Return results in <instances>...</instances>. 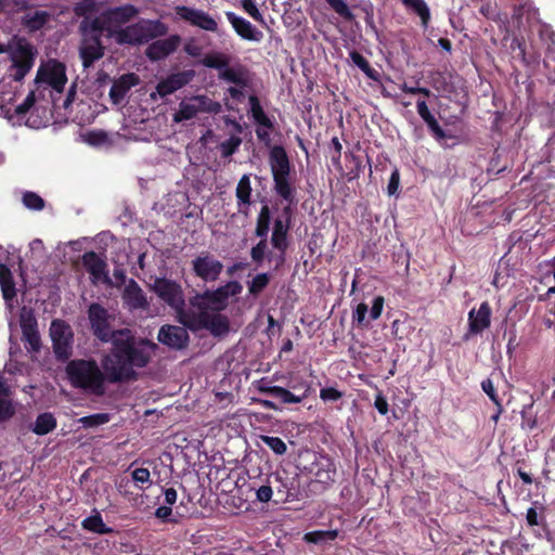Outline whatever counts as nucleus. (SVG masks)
I'll list each match as a JSON object with an SVG mask.
<instances>
[{
  "mask_svg": "<svg viewBox=\"0 0 555 555\" xmlns=\"http://www.w3.org/2000/svg\"><path fill=\"white\" fill-rule=\"evenodd\" d=\"M195 76V72L192 69L171 74L166 79L159 81L156 86L155 92L151 93V98L153 100L156 99V94L160 98H165L169 94H172L177 90L186 86Z\"/></svg>",
  "mask_w": 555,
  "mask_h": 555,
  "instance_id": "15",
  "label": "nucleus"
},
{
  "mask_svg": "<svg viewBox=\"0 0 555 555\" xmlns=\"http://www.w3.org/2000/svg\"><path fill=\"white\" fill-rule=\"evenodd\" d=\"M236 198L238 202V206L242 207H248L250 204V195H251V185H250V179L249 176L244 175L236 186ZM240 211H242V208H240Z\"/></svg>",
  "mask_w": 555,
  "mask_h": 555,
  "instance_id": "27",
  "label": "nucleus"
},
{
  "mask_svg": "<svg viewBox=\"0 0 555 555\" xmlns=\"http://www.w3.org/2000/svg\"><path fill=\"white\" fill-rule=\"evenodd\" d=\"M122 299L131 309L144 308L146 306V299L143 295V292L138 283L133 280H130L126 285Z\"/></svg>",
  "mask_w": 555,
  "mask_h": 555,
  "instance_id": "23",
  "label": "nucleus"
},
{
  "mask_svg": "<svg viewBox=\"0 0 555 555\" xmlns=\"http://www.w3.org/2000/svg\"><path fill=\"white\" fill-rule=\"evenodd\" d=\"M82 264L91 275V282L93 284L105 283L112 285L113 282L107 274V266L104 259H102L94 251L86 253L82 256Z\"/></svg>",
  "mask_w": 555,
  "mask_h": 555,
  "instance_id": "16",
  "label": "nucleus"
},
{
  "mask_svg": "<svg viewBox=\"0 0 555 555\" xmlns=\"http://www.w3.org/2000/svg\"><path fill=\"white\" fill-rule=\"evenodd\" d=\"M111 341L113 350L102 359V367L112 383L132 378L133 367L145 366L156 347L145 340L135 341L129 330L116 331Z\"/></svg>",
  "mask_w": 555,
  "mask_h": 555,
  "instance_id": "2",
  "label": "nucleus"
},
{
  "mask_svg": "<svg viewBox=\"0 0 555 555\" xmlns=\"http://www.w3.org/2000/svg\"><path fill=\"white\" fill-rule=\"evenodd\" d=\"M491 307L483 301L478 310L472 309L468 313V335H477L487 330L491 324Z\"/></svg>",
  "mask_w": 555,
  "mask_h": 555,
  "instance_id": "18",
  "label": "nucleus"
},
{
  "mask_svg": "<svg viewBox=\"0 0 555 555\" xmlns=\"http://www.w3.org/2000/svg\"><path fill=\"white\" fill-rule=\"evenodd\" d=\"M50 337L55 357L67 360L73 353L74 333L69 324L56 319L51 322Z\"/></svg>",
  "mask_w": 555,
  "mask_h": 555,
  "instance_id": "9",
  "label": "nucleus"
},
{
  "mask_svg": "<svg viewBox=\"0 0 555 555\" xmlns=\"http://www.w3.org/2000/svg\"><path fill=\"white\" fill-rule=\"evenodd\" d=\"M98 4V0H82L74 9L76 15L83 17L79 24L80 43L78 51L85 69L101 60L105 53V47L101 40L103 31L96 26V22H91V15L99 12Z\"/></svg>",
  "mask_w": 555,
  "mask_h": 555,
  "instance_id": "3",
  "label": "nucleus"
},
{
  "mask_svg": "<svg viewBox=\"0 0 555 555\" xmlns=\"http://www.w3.org/2000/svg\"><path fill=\"white\" fill-rule=\"evenodd\" d=\"M175 11L180 20L190 23L192 26L198 27L205 31H218L217 20L203 10L181 5L176 7Z\"/></svg>",
  "mask_w": 555,
  "mask_h": 555,
  "instance_id": "11",
  "label": "nucleus"
},
{
  "mask_svg": "<svg viewBox=\"0 0 555 555\" xmlns=\"http://www.w3.org/2000/svg\"><path fill=\"white\" fill-rule=\"evenodd\" d=\"M383 307H384V297H382V296L375 297L372 308H371V311H370V317L372 320H377L380 317Z\"/></svg>",
  "mask_w": 555,
  "mask_h": 555,
  "instance_id": "54",
  "label": "nucleus"
},
{
  "mask_svg": "<svg viewBox=\"0 0 555 555\" xmlns=\"http://www.w3.org/2000/svg\"><path fill=\"white\" fill-rule=\"evenodd\" d=\"M171 513H172V509H171L170 505L159 506L155 512V516L160 519H166L167 517H169L171 515Z\"/></svg>",
  "mask_w": 555,
  "mask_h": 555,
  "instance_id": "64",
  "label": "nucleus"
},
{
  "mask_svg": "<svg viewBox=\"0 0 555 555\" xmlns=\"http://www.w3.org/2000/svg\"><path fill=\"white\" fill-rule=\"evenodd\" d=\"M23 334V337H24V340L26 341L27 344V348L33 350V351H38L40 349V345H41V341H40V335L38 333V330H33V331H27V332H24L22 333Z\"/></svg>",
  "mask_w": 555,
  "mask_h": 555,
  "instance_id": "47",
  "label": "nucleus"
},
{
  "mask_svg": "<svg viewBox=\"0 0 555 555\" xmlns=\"http://www.w3.org/2000/svg\"><path fill=\"white\" fill-rule=\"evenodd\" d=\"M23 204L33 210H41L44 207V201L37 193L29 191L24 193Z\"/></svg>",
  "mask_w": 555,
  "mask_h": 555,
  "instance_id": "41",
  "label": "nucleus"
},
{
  "mask_svg": "<svg viewBox=\"0 0 555 555\" xmlns=\"http://www.w3.org/2000/svg\"><path fill=\"white\" fill-rule=\"evenodd\" d=\"M318 470L315 472V480L321 483H330L334 481L335 467L334 464L325 457H321L315 463Z\"/></svg>",
  "mask_w": 555,
  "mask_h": 555,
  "instance_id": "26",
  "label": "nucleus"
},
{
  "mask_svg": "<svg viewBox=\"0 0 555 555\" xmlns=\"http://www.w3.org/2000/svg\"><path fill=\"white\" fill-rule=\"evenodd\" d=\"M350 57L352 60V62L359 67L361 68L369 77L373 78V70L369 64V62L365 60V57L363 55H361L360 53L358 52H352L350 54Z\"/></svg>",
  "mask_w": 555,
  "mask_h": 555,
  "instance_id": "49",
  "label": "nucleus"
},
{
  "mask_svg": "<svg viewBox=\"0 0 555 555\" xmlns=\"http://www.w3.org/2000/svg\"><path fill=\"white\" fill-rule=\"evenodd\" d=\"M22 333L37 328V320L30 309L23 307L20 313Z\"/></svg>",
  "mask_w": 555,
  "mask_h": 555,
  "instance_id": "38",
  "label": "nucleus"
},
{
  "mask_svg": "<svg viewBox=\"0 0 555 555\" xmlns=\"http://www.w3.org/2000/svg\"><path fill=\"white\" fill-rule=\"evenodd\" d=\"M374 405L375 408L377 409V411L382 414V415H385L388 413V403H387V400L382 396V395H378L375 399V402H374Z\"/></svg>",
  "mask_w": 555,
  "mask_h": 555,
  "instance_id": "60",
  "label": "nucleus"
},
{
  "mask_svg": "<svg viewBox=\"0 0 555 555\" xmlns=\"http://www.w3.org/2000/svg\"><path fill=\"white\" fill-rule=\"evenodd\" d=\"M181 43V37L178 35L169 36L168 38L156 40L151 43L145 54L151 61H159L171 53H173Z\"/></svg>",
  "mask_w": 555,
  "mask_h": 555,
  "instance_id": "17",
  "label": "nucleus"
},
{
  "mask_svg": "<svg viewBox=\"0 0 555 555\" xmlns=\"http://www.w3.org/2000/svg\"><path fill=\"white\" fill-rule=\"evenodd\" d=\"M221 104L206 94H197L183 99L173 114V121L181 122L191 120L201 114H219Z\"/></svg>",
  "mask_w": 555,
  "mask_h": 555,
  "instance_id": "7",
  "label": "nucleus"
},
{
  "mask_svg": "<svg viewBox=\"0 0 555 555\" xmlns=\"http://www.w3.org/2000/svg\"><path fill=\"white\" fill-rule=\"evenodd\" d=\"M194 273L206 282L216 281L222 272L223 264L208 254H202L192 261Z\"/></svg>",
  "mask_w": 555,
  "mask_h": 555,
  "instance_id": "14",
  "label": "nucleus"
},
{
  "mask_svg": "<svg viewBox=\"0 0 555 555\" xmlns=\"http://www.w3.org/2000/svg\"><path fill=\"white\" fill-rule=\"evenodd\" d=\"M5 53L11 61L10 77L23 80L34 66L37 49L26 38L13 36L5 44Z\"/></svg>",
  "mask_w": 555,
  "mask_h": 555,
  "instance_id": "5",
  "label": "nucleus"
},
{
  "mask_svg": "<svg viewBox=\"0 0 555 555\" xmlns=\"http://www.w3.org/2000/svg\"><path fill=\"white\" fill-rule=\"evenodd\" d=\"M270 166L273 178L288 177L289 162L283 147H272L270 152Z\"/></svg>",
  "mask_w": 555,
  "mask_h": 555,
  "instance_id": "22",
  "label": "nucleus"
},
{
  "mask_svg": "<svg viewBox=\"0 0 555 555\" xmlns=\"http://www.w3.org/2000/svg\"><path fill=\"white\" fill-rule=\"evenodd\" d=\"M56 427V420L51 413L40 414L33 426V431L39 436H43L52 431Z\"/></svg>",
  "mask_w": 555,
  "mask_h": 555,
  "instance_id": "28",
  "label": "nucleus"
},
{
  "mask_svg": "<svg viewBox=\"0 0 555 555\" xmlns=\"http://www.w3.org/2000/svg\"><path fill=\"white\" fill-rule=\"evenodd\" d=\"M403 5L414 11L422 20V24L424 26H427L429 18H430V12L429 8L426 4L424 0H401Z\"/></svg>",
  "mask_w": 555,
  "mask_h": 555,
  "instance_id": "31",
  "label": "nucleus"
},
{
  "mask_svg": "<svg viewBox=\"0 0 555 555\" xmlns=\"http://www.w3.org/2000/svg\"><path fill=\"white\" fill-rule=\"evenodd\" d=\"M14 414L10 396H0V421H5Z\"/></svg>",
  "mask_w": 555,
  "mask_h": 555,
  "instance_id": "48",
  "label": "nucleus"
},
{
  "mask_svg": "<svg viewBox=\"0 0 555 555\" xmlns=\"http://www.w3.org/2000/svg\"><path fill=\"white\" fill-rule=\"evenodd\" d=\"M168 27L160 21L141 20L119 29L114 39L119 44H141L166 35Z\"/></svg>",
  "mask_w": 555,
  "mask_h": 555,
  "instance_id": "6",
  "label": "nucleus"
},
{
  "mask_svg": "<svg viewBox=\"0 0 555 555\" xmlns=\"http://www.w3.org/2000/svg\"><path fill=\"white\" fill-rule=\"evenodd\" d=\"M272 488L270 486H261L257 492L256 498L261 503H267L272 499Z\"/></svg>",
  "mask_w": 555,
  "mask_h": 555,
  "instance_id": "56",
  "label": "nucleus"
},
{
  "mask_svg": "<svg viewBox=\"0 0 555 555\" xmlns=\"http://www.w3.org/2000/svg\"><path fill=\"white\" fill-rule=\"evenodd\" d=\"M202 62L206 67L218 69L221 73L229 66L230 60L225 54L215 52L207 54Z\"/></svg>",
  "mask_w": 555,
  "mask_h": 555,
  "instance_id": "33",
  "label": "nucleus"
},
{
  "mask_svg": "<svg viewBox=\"0 0 555 555\" xmlns=\"http://www.w3.org/2000/svg\"><path fill=\"white\" fill-rule=\"evenodd\" d=\"M66 374L74 387L95 396L104 393L107 378L94 360H72L66 365Z\"/></svg>",
  "mask_w": 555,
  "mask_h": 555,
  "instance_id": "4",
  "label": "nucleus"
},
{
  "mask_svg": "<svg viewBox=\"0 0 555 555\" xmlns=\"http://www.w3.org/2000/svg\"><path fill=\"white\" fill-rule=\"evenodd\" d=\"M0 286L5 301H10L16 296L12 272L3 263H0Z\"/></svg>",
  "mask_w": 555,
  "mask_h": 555,
  "instance_id": "25",
  "label": "nucleus"
},
{
  "mask_svg": "<svg viewBox=\"0 0 555 555\" xmlns=\"http://www.w3.org/2000/svg\"><path fill=\"white\" fill-rule=\"evenodd\" d=\"M367 313V306L363 302L359 304L353 312V320L362 324Z\"/></svg>",
  "mask_w": 555,
  "mask_h": 555,
  "instance_id": "58",
  "label": "nucleus"
},
{
  "mask_svg": "<svg viewBox=\"0 0 555 555\" xmlns=\"http://www.w3.org/2000/svg\"><path fill=\"white\" fill-rule=\"evenodd\" d=\"M108 421H109V416L104 413L85 416L79 420V422L85 427H94V426L103 425V424H106Z\"/></svg>",
  "mask_w": 555,
  "mask_h": 555,
  "instance_id": "45",
  "label": "nucleus"
},
{
  "mask_svg": "<svg viewBox=\"0 0 555 555\" xmlns=\"http://www.w3.org/2000/svg\"><path fill=\"white\" fill-rule=\"evenodd\" d=\"M343 397V393L333 387L322 388L320 398L324 401H337Z\"/></svg>",
  "mask_w": 555,
  "mask_h": 555,
  "instance_id": "52",
  "label": "nucleus"
},
{
  "mask_svg": "<svg viewBox=\"0 0 555 555\" xmlns=\"http://www.w3.org/2000/svg\"><path fill=\"white\" fill-rule=\"evenodd\" d=\"M308 390H309V387L306 388V390L304 391L302 395L297 396V395L292 393L289 390L278 386V388L274 389L273 396L279 398L284 403H299L305 398L308 397Z\"/></svg>",
  "mask_w": 555,
  "mask_h": 555,
  "instance_id": "37",
  "label": "nucleus"
},
{
  "mask_svg": "<svg viewBox=\"0 0 555 555\" xmlns=\"http://www.w3.org/2000/svg\"><path fill=\"white\" fill-rule=\"evenodd\" d=\"M399 182H400L399 172H398V170H395L390 176L388 186H387V192L389 195L396 194V192L398 191V188H399Z\"/></svg>",
  "mask_w": 555,
  "mask_h": 555,
  "instance_id": "57",
  "label": "nucleus"
},
{
  "mask_svg": "<svg viewBox=\"0 0 555 555\" xmlns=\"http://www.w3.org/2000/svg\"><path fill=\"white\" fill-rule=\"evenodd\" d=\"M184 51L191 56H198L201 54V48L194 41L188 42L184 46Z\"/></svg>",
  "mask_w": 555,
  "mask_h": 555,
  "instance_id": "62",
  "label": "nucleus"
},
{
  "mask_svg": "<svg viewBox=\"0 0 555 555\" xmlns=\"http://www.w3.org/2000/svg\"><path fill=\"white\" fill-rule=\"evenodd\" d=\"M417 113L420 114V116L423 118L424 121L434 117L430 114L428 106L424 100L417 101Z\"/></svg>",
  "mask_w": 555,
  "mask_h": 555,
  "instance_id": "59",
  "label": "nucleus"
},
{
  "mask_svg": "<svg viewBox=\"0 0 555 555\" xmlns=\"http://www.w3.org/2000/svg\"><path fill=\"white\" fill-rule=\"evenodd\" d=\"M256 388L258 389V391H260L262 393H269V395L273 396L274 389H276L278 386H271L268 383H266L263 379H261L256 383Z\"/></svg>",
  "mask_w": 555,
  "mask_h": 555,
  "instance_id": "61",
  "label": "nucleus"
},
{
  "mask_svg": "<svg viewBox=\"0 0 555 555\" xmlns=\"http://www.w3.org/2000/svg\"><path fill=\"white\" fill-rule=\"evenodd\" d=\"M151 288L175 310L177 320L182 325L194 332L206 330L214 336H223L229 332V319L221 311L227 308L229 296L242 292L238 282H229L215 291L192 296L189 299V307L185 308L183 289L176 281L157 278Z\"/></svg>",
  "mask_w": 555,
  "mask_h": 555,
  "instance_id": "1",
  "label": "nucleus"
},
{
  "mask_svg": "<svg viewBox=\"0 0 555 555\" xmlns=\"http://www.w3.org/2000/svg\"><path fill=\"white\" fill-rule=\"evenodd\" d=\"M482 390L489 396V398L501 409L500 400L495 393L494 386L491 379H485L481 383Z\"/></svg>",
  "mask_w": 555,
  "mask_h": 555,
  "instance_id": "53",
  "label": "nucleus"
},
{
  "mask_svg": "<svg viewBox=\"0 0 555 555\" xmlns=\"http://www.w3.org/2000/svg\"><path fill=\"white\" fill-rule=\"evenodd\" d=\"M250 113L255 121L262 127L272 128V122L263 112L259 100L255 95L249 96Z\"/></svg>",
  "mask_w": 555,
  "mask_h": 555,
  "instance_id": "30",
  "label": "nucleus"
},
{
  "mask_svg": "<svg viewBox=\"0 0 555 555\" xmlns=\"http://www.w3.org/2000/svg\"><path fill=\"white\" fill-rule=\"evenodd\" d=\"M337 530H320L312 531L305 534L304 540L308 543L325 544L334 541L337 538Z\"/></svg>",
  "mask_w": 555,
  "mask_h": 555,
  "instance_id": "32",
  "label": "nucleus"
},
{
  "mask_svg": "<svg viewBox=\"0 0 555 555\" xmlns=\"http://www.w3.org/2000/svg\"><path fill=\"white\" fill-rule=\"evenodd\" d=\"M241 5L243 10L255 21L264 23L263 16L258 10L255 0H241Z\"/></svg>",
  "mask_w": 555,
  "mask_h": 555,
  "instance_id": "44",
  "label": "nucleus"
},
{
  "mask_svg": "<svg viewBox=\"0 0 555 555\" xmlns=\"http://www.w3.org/2000/svg\"><path fill=\"white\" fill-rule=\"evenodd\" d=\"M132 479L137 483H151V474L147 468H135L132 472Z\"/></svg>",
  "mask_w": 555,
  "mask_h": 555,
  "instance_id": "51",
  "label": "nucleus"
},
{
  "mask_svg": "<svg viewBox=\"0 0 555 555\" xmlns=\"http://www.w3.org/2000/svg\"><path fill=\"white\" fill-rule=\"evenodd\" d=\"M35 92L31 91L27 94L26 99L24 100V102L20 105L16 106L15 108V113L17 115H24L26 114L35 104Z\"/></svg>",
  "mask_w": 555,
  "mask_h": 555,
  "instance_id": "50",
  "label": "nucleus"
},
{
  "mask_svg": "<svg viewBox=\"0 0 555 555\" xmlns=\"http://www.w3.org/2000/svg\"><path fill=\"white\" fill-rule=\"evenodd\" d=\"M242 143L238 135H231L228 140L220 143L219 149L223 157H229L234 154Z\"/></svg>",
  "mask_w": 555,
  "mask_h": 555,
  "instance_id": "40",
  "label": "nucleus"
},
{
  "mask_svg": "<svg viewBox=\"0 0 555 555\" xmlns=\"http://www.w3.org/2000/svg\"><path fill=\"white\" fill-rule=\"evenodd\" d=\"M139 77L133 73L125 74L120 76L118 79H116L109 90V98L113 101V103H120L124 100L127 92L132 87L139 85Z\"/></svg>",
  "mask_w": 555,
  "mask_h": 555,
  "instance_id": "21",
  "label": "nucleus"
},
{
  "mask_svg": "<svg viewBox=\"0 0 555 555\" xmlns=\"http://www.w3.org/2000/svg\"><path fill=\"white\" fill-rule=\"evenodd\" d=\"M261 440L276 454L282 455L286 452L285 442L279 437L261 436Z\"/></svg>",
  "mask_w": 555,
  "mask_h": 555,
  "instance_id": "42",
  "label": "nucleus"
},
{
  "mask_svg": "<svg viewBox=\"0 0 555 555\" xmlns=\"http://www.w3.org/2000/svg\"><path fill=\"white\" fill-rule=\"evenodd\" d=\"M275 191L276 193L282 196L286 201H292L293 198V188L291 183L288 182V177H279L273 178Z\"/></svg>",
  "mask_w": 555,
  "mask_h": 555,
  "instance_id": "39",
  "label": "nucleus"
},
{
  "mask_svg": "<svg viewBox=\"0 0 555 555\" xmlns=\"http://www.w3.org/2000/svg\"><path fill=\"white\" fill-rule=\"evenodd\" d=\"M46 11H29L23 17V24L31 30L41 28L49 20Z\"/></svg>",
  "mask_w": 555,
  "mask_h": 555,
  "instance_id": "29",
  "label": "nucleus"
},
{
  "mask_svg": "<svg viewBox=\"0 0 555 555\" xmlns=\"http://www.w3.org/2000/svg\"><path fill=\"white\" fill-rule=\"evenodd\" d=\"M270 225V209L263 206L258 215L255 234L260 240L267 238Z\"/></svg>",
  "mask_w": 555,
  "mask_h": 555,
  "instance_id": "34",
  "label": "nucleus"
},
{
  "mask_svg": "<svg viewBox=\"0 0 555 555\" xmlns=\"http://www.w3.org/2000/svg\"><path fill=\"white\" fill-rule=\"evenodd\" d=\"M88 318L95 337L103 343H108L114 339L116 331L111 330L113 315L109 314L106 309L99 304H92L88 310Z\"/></svg>",
  "mask_w": 555,
  "mask_h": 555,
  "instance_id": "10",
  "label": "nucleus"
},
{
  "mask_svg": "<svg viewBox=\"0 0 555 555\" xmlns=\"http://www.w3.org/2000/svg\"><path fill=\"white\" fill-rule=\"evenodd\" d=\"M139 13L138 9L132 4H126L114 9L106 10L100 15H91V22H96L101 31H107L109 37L114 38V34L122 24L128 23Z\"/></svg>",
  "mask_w": 555,
  "mask_h": 555,
  "instance_id": "8",
  "label": "nucleus"
},
{
  "mask_svg": "<svg viewBox=\"0 0 555 555\" xmlns=\"http://www.w3.org/2000/svg\"><path fill=\"white\" fill-rule=\"evenodd\" d=\"M177 491L173 488H168L165 490V501L168 505H173L177 502Z\"/></svg>",
  "mask_w": 555,
  "mask_h": 555,
  "instance_id": "63",
  "label": "nucleus"
},
{
  "mask_svg": "<svg viewBox=\"0 0 555 555\" xmlns=\"http://www.w3.org/2000/svg\"><path fill=\"white\" fill-rule=\"evenodd\" d=\"M35 80L38 83L44 82L61 92L67 81L65 67L61 63L50 61L39 67Z\"/></svg>",
  "mask_w": 555,
  "mask_h": 555,
  "instance_id": "13",
  "label": "nucleus"
},
{
  "mask_svg": "<svg viewBox=\"0 0 555 555\" xmlns=\"http://www.w3.org/2000/svg\"><path fill=\"white\" fill-rule=\"evenodd\" d=\"M425 122L427 124L428 128L430 129V131L434 133V135L438 139V140H442L446 138V133L444 131L442 130V128L439 126L438 121L435 119V117H431L427 120H425Z\"/></svg>",
  "mask_w": 555,
  "mask_h": 555,
  "instance_id": "55",
  "label": "nucleus"
},
{
  "mask_svg": "<svg viewBox=\"0 0 555 555\" xmlns=\"http://www.w3.org/2000/svg\"><path fill=\"white\" fill-rule=\"evenodd\" d=\"M288 225L282 219H276L271 235V244L278 254H269L268 261L274 263V268L279 269L285 261V250L287 248Z\"/></svg>",
  "mask_w": 555,
  "mask_h": 555,
  "instance_id": "12",
  "label": "nucleus"
},
{
  "mask_svg": "<svg viewBox=\"0 0 555 555\" xmlns=\"http://www.w3.org/2000/svg\"><path fill=\"white\" fill-rule=\"evenodd\" d=\"M269 283L267 273L257 274L249 283L248 291L253 295L259 294Z\"/></svg>",
  "mask_w": 555,
  "mask_h": 555,
  "instance_id": "43",
  "label": "nucleus"
},
{
  "mask_svg": "<svg viewBox=\"0 0 555 555\" xmlns=\"http://www.w3.org/2000/svg\"><path fill=\"white\" fill-rule=\"evenodd\" d=\"M330 7L340 16L351 20L353 17L350 9L344 0H326Z\"/></svg>",
  "mask_w": 555,
  "mask_h": 555,
  "instance_id": "46",
  "label": "nucleus"
},
{
  "mask_svg": "<svg viewBox=\"0 0 555 555\" xmlns=\"http://www.w3.org/2000/svg\"><path fill=\"white\" fill-rule=\"evenodd\" d=\"M269 254H278V250L269 249L267 238L260 240L250 250V257L256 263H262L264 260H268Z\"/></svg>",
  "mask_w": 555,
  "mask_h": 555,
  "instance_id": "36",
  "label": "nucleus"
},
{
  "mask_svg": "<svg viewBox=\"0 0 555 555\" xmlns=\"http://www.w3.org/2000/svg\"><path fill=\"white\" fill-rule=\"evenodd\" d=\"M82 527L86 530L104 534V533H111L113 532V529L108 528L104 522L100 515H93L88 518H86L82 521Z\"/></svg>",
  "mask_w": 555,
  "mask_h": 555,
  "instance_id": "35",
  "label": "nucleus"
},
{
  "mask_svg": "<svg viewBox=\"0 0 555 555\" xmlns=\"http://www.w3.org/2000/svg\"><path fill=\"white\" fill-rule=\"evenodd\" d=\"M186 326L164 325L158 332V340L172 348H183L189 339Z\"/></svg>",
  "mask_w": 555,
  "mask_h": 555,
  "instance_id": "19",
  "label": "nucleus"
},
{
  "mask_svg": "<svg viewBox=\"0 0 555 555\" xmlns=\"http://www.w3.org/2000/svg\"><path fill=\"white\" fill-rule=\"evenodd\" d=\"M218 77L240 87H247L249 82L248 70L241 65L233 67L228 66L223 72L218 74Z\"/></svg>",
  "mask_w": 555,
  "mask_h": 555,
  "instance_id": "24",
  "label": "nucleus"
},
{
  "mask_svg": "<svg viewBox=\"0 0 555 555\" xmlns=\"http://www.w3.org/2000/svg\"><path fill=\"white\" fill-rule=\"evenodd\" d=\"M225 16L230 24L232 25V27L234 28L235 33L241 38L255 42H259L262 39V33L258 30L256 27H254L253 24L247 20L237 16L233 12H227Z\"/></svg>",
  "mask_w": 555,
  "mask_h": 555,
  "instance_id": "20",
  "label": "nucleus"
}]
</instances>
